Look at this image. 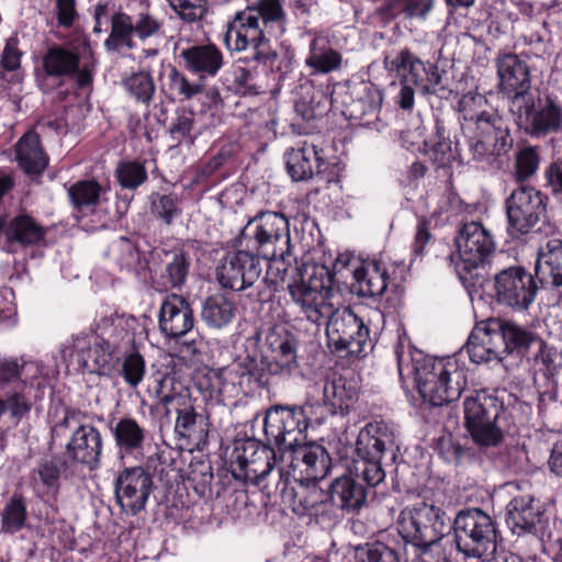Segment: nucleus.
I'll return each mask as SVG.
<instances>
[{
	"label": "nucleus",
	"instance_id": "obj_1",
	"mask_svg": "<svg viewBox=\"0 0 562 562\" xmlns=\"http://www.w3.org/2000/svg\"><path fill=\"white\" fill-rule=\"evenodd\" d=\"M292 301L311 323H326L328 347L337 352L360 356L370 346V331L362 318L349 307L333 302L330 278L324 267L314 269L307 280L288 285Z\"/></svg>",
	"mask_w": 562,
	"mask_h": 562
},
{
	"label": "nucleus",
	"instance_id": "obj_2",
	"mask_svg": "<svg viewBox=\"0 0 562 562\" xmlns=\"http://www.w3.org/2000/svg\"><path fill=\"white\" fill-rule=\"evenodd\" d=\"M395 357L401 379H413L432 406L458 400L467 386V371L454 357H429L403 342L395 347Z\"/></svg>",
	"mask_w": 562,
	"mask_h": 562
},
{
	"label": "nucleus",
	"instance_id": "obj_3",
	"mask_svg": "<svg viewBox=\"0 0 562 562\" xmlns=\"http://www.w3.org/2000/svg\"><path fill=\"white\" fill-rule=\"evenodd\" d=\"M127 327L128 319L115 317L102 322L100 334L71 336L60 346L63 362L81 373H104L133 342Z\"/></svg>",
	"mask_w": 562,
	"mask_h": 562
},
{
	"label": "nucleus",
	"instance_id": "obj_4",
	"mask_svg": "<svg viewBox=\"0 0 562 562\" xmlns=\"http://www.w3.org/2000/svg\"><path fill=\"white\" fill-rule=\"evenodd\" d=\"M462 134L474 160L506 155L513 147L507 120L480 93L469 92L458 103Z\"/></svg>",
	"mask_w": 562,
	"mask_h": 562
},
{
	"label": "nucleus",
	"instance_id": "obj_5",
	"mask_svg": "<svg viewBox=\"0 0 562 562\" xmlns=\"http://www.w3.org/2000/svg\"><path fill=\"white\" fill-rule=\"evenodd\" d=\"M268 384L263 362L256 356L239 357L231 364L210 369L195 376V385L211 400L225 401L247 394Z\"/></svg>",
	"mask_w": 562,
	"mask_h": 562
},
{
	"label": "nucleus",
	"instance_id": "obj_6",
	"mask_svg": "<svg viewBox=\"0 0 562 562\" xmlns=\"http://www.w3.org/2000/svg\"><path fill=\"white\" fill-rule=\"evenodd\" d=\"M457 252L450 256L460 281L474 286L483 279L482 270L495 254L496 243L491 231L480 222L463 223L456 237Z\"/></svg>",
	"mask_w": 562,
	"mask_h": 562
},
{
	"label": "nucleus",
	"instance_id": "obj_7",
	"mask_svg": "<svg viewBox=\"0 0 562 562\" xmlns=\"http://www.w3.org/2000/svg\"><path fill=\"white\" fill-rule=\"evenodd\" d=\"M235 246L261 257L282 256L292 249L289 220L281 212L259 211L248 217L235 238Z\"/></svg>",
	"mask_w": 562,
	"mask_h": 562
},
{
	"label": "nucleus",
	"instance_id": "obj_8",
	"mask_svg": "<svg viewBox=\"0 0 562 562\" xmlns=\"http://www.w3.org/2000/svg\"><path fill=\"white\" fill-rule=\"evenodd\" d=\"M384 67L400 79L395 102L403 110H411L414 106L413 86L422 93H436L441 82L438 67L431 63H424L407 48L398 50L394 56L385 57Z\"/></svg>",
	"mask_w": 562,
	"mask_h": 562
},
{
	"label": "nucleus",
	"instance_id": "obj_9",
	"mask_svg": "<svg viewBox=\"0 0 562 562\" xmlns=\"http://www.w3.org/2000/svg\"><path fill=\"white\" fill-rule=\"evenodd\" d=\"M393 428L383 420L368 423L360 429L356 441V458L349 471L368 486L374 487L385 479L381 460L385 450L394 446Z\"/></svg>",
	"mask_w": 562,
	"mask_h": 562
},
{
	"label": "nucleus",
	"instance_id": "obj_10",
	"mask_svg": "<svg viewBox=\"0 0 562 562\" xmlns=\"http://www.w3.org/2000/svg\"><path fill=\"white\" fill-rule=\"evenodd\" d=\"M451 531L458 552L469 559L494 555L498 530L495 519L480 508L461 509L451 522Z\"/></svg>",
	"mask_w": 562,
	"mask_h": 562
},
{
	"label": "nucleus",
	"instance_id": "obj_11",
	"mask_svg": "<svg viewBox=\"0 0 562 562\" xmlns=\"http://www.w3.org/2000/svg\"><path fill=\"white\" fill-rule=\"evenodd\" d=\"M451 522L441 507L420 501L400 513L397 531L405 542L431 548L451 532Z\"/></svg>",
	"mask_w": 562,
	"mask_h": 562
},
{
	"label": "nucleus",
	"instance_id": "obj_12",
	"mask_svg": "<svg viewBox=\"0 0 562 562\" xmlns=\"http://www.w3.org/2000/svg\"><path fill=\"white\" fill-rule=\"evenodd\" d=\"M227 49L234 52L249 50L246 60H252L265 67L274 69L279 59L278 53L271 47L259 20L252 11H239L228 23L224 35Z\"/></svg>",
	"mask_w": 562,
	"mask_h": 562
},
{
	"label": "nucleus",
	"instance_id": "obj_13",
	"mask_svg": "<svg viewBox=\"0 0 562 562\" xmlns=\"http://www.w3.org/2000/svg\"><path fill=\"white\" fill-rule=\"evenodd\" d=\"M47 77L75 78L80 88L92 82L97 66L94 53L87 37H80L71 46L53 45L42 59Z\"/></svg>",
	"mask_w": 562,
	"mask_h": 562
},
{
	"label": "nucleus",
	"instance_id": "obj_14",
	"mask_svg": "<svg viewBox=\"0 0 562 562\" xmlns=\"http://www.w3.org/2000/svg\"><path fill=\"white\" fill-rule=\"evenodd\" d=\"M312 408L313 405L306 403L303 406L278 405L267 411L263 419L265 435L280 456L305 442Z\"/></svg>",
	"mask_w": 562,
	"mask_h": 562
},
{
	"label": "nucleus",
	"instance_id": "obj_15",
	"mask_svg": "<svg viewBox=\"0 0 562 562\" xmlns=\"http://www.w3.org/2000/svg\"><path fill=\"white\" fill-rule=\"evenodd\" d=\"M75 422L76 415L68 412L53 428L52 440L55 442L74 425L69 440L65 445V460L81 465L89 471L97 470L101 463L103 436L95 426L90 424L77 425Z\"/></svg>",
	"mask_w": 562,
	"mask_h": 562
},
{
	"label": "nucleus",
	"instance_id": "obj_16",
	"mask_svg": "<svg viewBox=\"0 0 562 562\" xmlns=\"http://www.w3.org/2000/svg\"><path fill=\"white\" fill-rule=\"evenodd\" d=\"M509 112L519 127L536 137L555 133L562 127V108L550 97L540 98L526 92L513 95Z\"/></svg>",
	"mask_w": 562,
	"mask_h": 562
},
{
	"label": "nucleus",
	"instance_id": "obj_17",
	"mask_svg": "<svg viewBox=\"0 0 562 562\" xmlns=\"http://www.w3.org/2000/svg\"><path fill=\"white\" fill-rule=\"evenodd\" d=\"M329 471V454L317 445L305 442L296 449L282 453L279 458L277 485L291 481L300 484L315 483L323 480Z\"/></svg>",
	"mask_w": 562,
	"mask_h": 562
},
{
	"label": "nucleus",
	"instance_id": "obj_18",
	"mask_svg": "<svg viewBox=\"0 0 562 562\" xmlns=\"http://www.w3.org/2000/svg\"><path fill=\"white\" fill-rule=\"evenodd\" d=\"M464 423L472 439L482 447H495L504 438L497 425L502 405L485 392L468 396L463 403Z\"/></svg>",
	"mask_w": 562,
	"mask_h": 562
},
{
	"label": "nucleus",
	"instance_id": "obj_19",
	"mask_svg": "<svg viewBox=\"0 0 562 562\" xmlns=\"http://www.w3.org/2000/svg\"><path fill=\"white\" fill-rule=\"evenodd\" d=\"M237 248L221 259L216 268V279L221 286L236 292L256 288V299L261 300V282L258 283L262 273L261 256L247 248Z\"/></svg>",
	"mask_w": 562,
	"mask_h": 562
},
{
	"label": "nucleus",
	"instance_id": "obj_20",
	"mask_svg": "<svg viewBox=\"0 0 562 562\" xmlns=\"http://www.w3.org/2000/svg\"><path fill=\"white\" fill-rule=\"evenodd\" d=\"M507 232L512 238L530 233L546 214V196L536 188L520 186L505 201Z\"/></svg>",
	"mask_w": 562,
	"mask_h": 562
},
{
	"label": "nucleus",
	"instance_id": "obj_21",
	"mask_svg": "<svg viewBox=\"0 0 562 562\" xmlns=\"http://www.w3.org/2000/svg\"><path fill=\"white\" fill-rule=\"evenodd\" d=\"M537 290L532 276L519 266L503 269L494 277L496 301L512 308L527 310L535 301Z\"/></svg>",
	"mask_w": 562,
	"mask_h": 562
},
{
	"label": "nucleus",
	"instance_id": "obj_22",
	"mask_svg": "<svg viewBox=\"0 0 562 562\" xmlns=\"http://www.w3.org/2000/svg\"><path fill=\"white\" fill-rule=\"evenodd\" d=\"M153 485V479L145 469L127 468L115 480L116 502L125 514L135 516L145 509Z\"/></svg>",
	"mask_w": 562,
	"mask_h": 562
},
{
	"label": "nucleus",
	"instance_id": "obj_23",
	"mask_svg": "<svg viewBox=\"0 0 562 562\" xmlns=\"http://www.w3.org/2000/svg\"><path fill=\"white\" fill-rule=\"evenodd\" d=\"M266 356L262 360L268 374H290L297 367L295 337L284 327L270 328L265 338Z\"/></svg>",
	"mask_w": 562,
	"mask_h": 562
},
{
	"label": "nucleus",
	"instance_id": "obj_24",
	"mask_svg": "<svg viewBox=\"0 0 562 562\" xmlns=\"http://www.w3.org/2000/svg\"><path fill=\"white\" fill-rule=\"evenodd\" d=\"M543 517L541 502L530 494L515 496L507 505L506 524L517 536H537L543 529Z\"/></svg>",
	"mask_w": 562,
	"mask_h": 562
},
{
	"label": "nucleus",
	"instance_id": "obj_25",
	"mask_svg": "<svg viewBox=\"0 0 562 562\" xmlns=\"http://www.w3.org/2000/svg\"><path fill=\"white\" fill-rule=\"evenodd\" d=\"M194 314L191 304L182 295L171 293L161 302L158 325L165 337L178 339L194 327Z\"/></svg>",
	"mask_w": 562,
	"mask_h": 562
},
{
	"label": "nucleus",
	"instance_id": "obj_26",
	"mask_svg": "<svg viewBox=\"0 0 562 562\" xmlns=\"http://www.w3.org/2000/svg\"><path fill=\"white\" fill-rule=\"evenodd\" d=\"M149 390L165 408L168 417L172 411L178 415L193 407L190 390L178 382L173 374L157 372L151 376Z\"/></svg>",
	"mask_w": 562,
	"mask_h": 562
},
{
	"label": "nucleus",
	"instance_id": "obj_27",
	"mask_svg": "<svg viewBox=\"0 0 562 562\" xmlns=\"http://www.w3.org/2000/svg\"><path fill=\"white\" fill-rule=\"evenodd\" d=\"M183 67L200 81L215 77L224 66V55L214 44L192 45L179 53Z\"/></svg>",
	"mask_w": 562,
	"mask_h": 562
},
{
	"label": "nucleus",
	"instance_id": "obj_28",
	"mask_svg": "<svg viewBox=\"0 0 562 562\" xmlns=\"http://www.w3.org/2000/svg\"><path fill=\"white\" fill-rule=\"evenodd\" d=\"M312 391L322 393V397L316 398V402L322 401L325 406L329 407L331 414H347L358 400L357 389L336 374L315 383Z\"/></svg>",
	"mask_w": 562,
	"mask_h": 562
},
{
	"label": "nucleus",
	"instance_id": "obj_29",
	"mask_svg": "<svg viewBox=\"0 0 562 562\" xmlns=\"http://www.w3.org/2000/svg\"><path fill=\"white\" fill-rule=\"evenodd\" d=\"M393 282L389 269L376 259L363 261L353 270L352 290L360 296L375 297L382 295Z\"/></svg>",
	"mask_w": 562,
	"mask_h": 562
},
{
	"label": "nucleus",
	"instance_id": "obj_30",
	"mask_svg": "<svg viewBox=\"0 0 562 562\" xmlns=\"http://www.w3.org/2000/svg\"><path fill=\"white\" fill-rule=\"evenodd\" d=\"M535 274L542 286H562V239L550 238L539 247Z\"/></svg>",
	"mask_w": 562,
	"mask_h": 562
},
{
	"label": "nucleus",
	"instance_id": "obj_31",
	"mask_svg": "<svg viewBox=\"0 0 562 562\" xmlns=\"http://www.w3.org/2000/svg\"><path fill=\"white\" fill-rule=\"evenodd\" d=\"M501 86L505 92L513 95L532 93L527 64L516 54H505L497 63Z\"/></svg>",
	"mask_w": 562,
	"mask_h": 562
},
{
	"label": "nucleus",
	"instance_id": "obj_32",
	"mask_svg": "<svg viewBox=\"0 0 562 562\" xmlns=\"http://www.w3.org/2000/svg\"><path fill=\"white\" fill-rule=\"evenodd\" d=\"M316 146L306 140L297 143L285 153V165L290 177L294 181H304L311 179L314 175V168L322 161Z\"/></svg>",
	"mask_w": 562,
	"mask_h": 562
},
{
	"label": "nucleus",
	"instance_id": "obj_33",
	"mask_svg": "<svg viewBox=\"0 0 562 562\" xmlns=\"http://www.w3.org/2000/svg\"><path fill=\"white\" fill-rule=\"evenodd\" d=\"M342 64L341 54L334 49L326 38L314 36L308 45L305 66L311 75H326L339 70Z\"/></svg>",
	"mask_w": 562,
	"mask_h": 562
},
{
	"label": "nucleus",
	"instance_id": "obj_34",
	"mask_svg": "<svg viewBox=\"0 0 562 562\" xmlns=\"http://www.w3.org/2000/svg\"><path fill=\"white\" fill-rule=\"evenodd\" d=\"M438 140L429 143L424 138V132L422 126L418 125L414 132H402L401 139L407 149H420L424 146L425 149H429L434 159L439 167L450 165L452 160L457 158L456 151L452 149L451 142L446 139L440 132L437 130Z\"/></svg>",
	"mask_w": 562,
	"mask_h": 562
},
{
	"label": "nucleus",
	"instance_id": "obj_35",
	"mask_svg": "<svg viewBox=\"0 0 562 562\" xmlns=\"http://www.w3.org/2000/svg\"><path fill=\"white\" fill-rule=\"evenodd\" d=\"M436 0H389L376 9L384 22L397 16L406 20L426 21L435 8Z\"/></svg>",
	"mask_w": 562,
	"mask_h": 562
},
{
	"label": "nucleus",
	"instance_id": "obj_36",
	"mask_svg": "<svg viewBox=\"0 0 562 562\" xmlns=\"http://www.w3.org/2000/svg\"><path fill=\"white\" fill-rule=\"evenodd\" d=\"M16 159L29 176L43 173L48 165V157L41 147L40 136L35 132L26 133L16 144Z\"/></svg>",
	"mask_w": 562,
	"mask_h": 562
},
{
	"label": "nucleus",
	"instance_id": "obj_37",
	"mask_svg": "<svg viewBox=\"0 0 562 562\" xmlns=\"http://www.w3.org/2000/svg\"><path fill=\"white\" fill-rule=\"evenodd\" d=\"M113 437L121 454H133L143 450L147 430L133 417H122L113 427Z\"/></svg>",
	"mask_w": 562,
	"mask_h": 562
},
{
	"label": "nucleus",
	"instance_id": "obj_38",
	"mask_svg": "<svg viewBox=\"0 0 562 562\" xmlns=\"http://www.w3.org/2000/svg\"><path fill=\"white\" fill-rule=\"evenodd\" d=\"M356 480L359 479L349 472V475L336 479L330 485L331 501L345 510L358 509L366 502V488Z\"/></svg>",
	"mask_w": 562,
	"mask_h": 562
},
{
	"label": "nucleus",
	"instance_id": "obj_39",
	"mask_svg": "<svg viewBox=\"0 0 562 562\" xmlns=\"http://www.w3.org/2000/svg\"><path fill=\"white\" fill-rule=\"evenodd\" d=\"M111 32L104 41V48L109 53H121L136 48L133 24L130 14L116 12L111 16Z\"/></svg>",
	"mask_w": 562,
	"mask_h": 562
},
{
	"label": "nucleus",
	"instance_id": "obj_40",
	"mask_svg": "<svg viewBox=\"0 0 562 562\" xmlns=\"http://www.w3.org/2000/svg\"><path fill=\"white\" fill-rule=\"evenodd\" d=\"M235 303L223 294L205 299L201 310L202 321L212 328H223L235 317Z\"/></svg>",
	"mask_w": 562,
	"mask_h": 562
},
{
	"label": "nucleus",
	"instance_id": "obj_41",
	"mask_svg": "<svg viewBox=\"0 0 562 562\" xmlns=\"http://www.w3.org/2000/svg\"><path fill=\"white\" fill-rule=\"evenodd\" d=\"M403 546L394 539L378 540L357 549V562H402Z\"/></svg>",
	"mask_w": 562,
	"mask_h": 562
},
{
	"label": "nucleus",
	"instance_id": "obj_42",
	"mask_svg": "<svg viewBox=\"0 0 562 562\" xmlns=\"http://www.w3.org/2000/svg\"><path fill=\"white\" fill-rule=\"evenodd\" d=\"M135 37L145 43L153 40L155 43L165 38V21L149 10L130 15Z\"/></svg>",
	"mask_w": 562,
	"mask_h": 562
},
{
	"label": "nucleus",
	"instance_id": "obj_43",
	"mask_svg": "<svg viewBox=\"0 0 562 562\" xmlns=\"http://www.w3.org/2000/svg\"><path fill=\"white\" fill-rule=\"evenodd\" d=\"M280 453L268 446L259 451V457L252 460V464L241 474V477L257 486L266 487V479L277 468L279 472Z\"/></svg>",
	"mask_w": 562,
	"mask_h": 562
},
{
	"label": "nucleus",
	"instance_id": "obj_44",
	"mask_svg": "<svg viewBox=\"0 0 562 562\" xmlns=\"http://www.w3.org/2000/svg\"><path fill=\"white\" fill-rule=\"evenodd\" d=\"M472 339L482 342L487 348L495 350V355L503 360L507 353V345L502 336V319L488 318L475 325L472 330Z\"/></svg>",
	"mask_w": 562,
	"mask_h": 562
},
{
	"label": "nucleus",
	"instance_id": "obj_45",
	"mask_svg": "<svg viewBox=\"0 0 562 562\" xmlns=\"http://www.w3.org/2000/svg\"><path fill=\"white\" fill-rule=\"evenodd\" d=\"M26 520V502L22 495L13 494L1 512L0 532L14 535L24 528Z\"/></svg>",
	"mask_w": 562,
	"mask_h": 562
},
{
	"label": "nucleus",
	"instance_id": "obj_46",
	"mask_svg": "<svg viewBox=\"0 0 562 562\" xmlns=\"http://www.w3.org/2000/svg\"><path fill=\"white\" fill-rule=\"evenodd\" d=\"M44 228L27 215L14 217L7 228L8 239L21 245L37 244L44 238Z\"/></svg>",
	"mask_w": 562,
	"mask_h": 562
},
{
	"label": "nucleus",
	"instance_id": "obj_47",
	"mask_svg": "<svg viewBox=\"0 0 562 562\" xmlns=\"http://www.w3.org/2000/svg\"><path fill=\"white\" fill-rule=\"evenodd\" d=\"M383 100L382 92L370 83L361 86L359 97L350 104V116L357 120L375 117L381 109Z\"/></svg>",
	"mask_w": 562,
	"mask_h": 562
},
{
	"label": "nucleus",
	"instance_id": "obj_48",
	"mask_svg": "<svg viewBox=\"0 0 562 562\" xmlns=\"http://www.w3.org/2000/svg\"><path fill=\"white\" fill-rule=\"evenodd\" d=\"M190 270V257L182 250L175 251L166 262L160 280L167 289H181Z\"/></svg>",
	"mask_w": 562,
	"mask_h": 562
},
{
	"label": "nucleus",
	"instance_id": "obj_49",
	"mask_svg": "<svg viewBox=\"0 0 562 562\" xmlns=\"http://www.w3.org/2000/svg\"><path fill=\"white\" fill-rule=\"evenodd\" d=\"M246 11H252L265 27L270 25L271 29H276V33H284L285 13L280 0H259L255 7L247 8Z\"/></svg>",
	"mask_w": 562,
	"mask_h": 562
},
{
	"label": "nucleus",
	"instance_id": "obj_50",
	"mask_svg": "<svg viewBox=\"0 0 562 562\" xmlns=\"http://www.w3.org/2000/svg\"><path fill=\"white\" fill-rule=\"evenodd\" d=\"M502 336L507 345V353L514 350L528 349L539 338L530 329L516 323L502 319Z\"/></svg>",
	"mask_w": 562,
	"mask_h": 562
},
{
	"label": "nucleus",
	"instance_id": "obj_51",
	"mask_svg": "<svg viewBox=\"0 0 562 562\" xmlns=\"http://www.w3.org/2000/svg\"><path fill=\"white\" fill-rule=\"evenodd\" d=\"M122 85L131 97L146 105L149 104L155 93L153 77L146 71L133 72L123 79Z\"/></svg>",
	"mask_w": 562,
	"mask_h": 562
},
{
	"label": "nucleus",
	"instance_id": "obj_52",
	"mask_svg": "<svg viewBox=\"0 0 562 562\" xmlns=\"http://www.w3.org/2000/svg\"><path fill=\"white\" fill-rule=\"evenodd\" d=\"M206 426L203 415L191 407L177 415L175 428L181 437L200 440L207 434Z\"/></svg>",
	"mask_w": 562,
	"mask_h": 562
},
{
	"label": "nucleus",
	"instance_id": "obj_53",
	"mask_svg": "<svg viewBox=\"0 0 562 562\" xmlns=\"http://www.w3.org/2000/svg\"><path fill=\"white\" fill-rule=\"evenodd\" d=\"M167 86L170 92L181 100H191L203 92V85L200 80L191 81L186 75L176 67H171L168 72Z\"/></svg>",
	"mask_w": 562,
	"mask_h": 562
},
{
	"label": "nucleus",
	"instance_id": "obj_54",
	"mask_svg": "<svg viewBox=\"0 0 562 562\" xmlns=\"http://www.w3.org/2000/svg\"><path fill=\"white\" fill-rule=\"evenodd\" d=\"M150 206L153 214L161 220L166 225H171L175 218L179 217L182 213L180 199L175 193L151 194Z\"/></svg>",
	"mask_w": 562,
	"mask_h": 562
},
{
	"label": "nucleus",
	"instance_id": "obj_55",
	"mask_svg": "<svg viewBox=\"0 0 562 562\" xmlns=\"http://www.w3.org/2000/svg\"><path fill=\"white\" fill-rule=\"evenodd\" d=\"M267 446L260 445L259 441L247 439L235 446L232 454V465L235 476L241 477V474L252 464V460L259 457V451Z\"/></svg>",
	"mask_w": 562,
	"mask_h": 562
},
{
	"label": "nucleus",
	"instance_id": "obj_56",
	"mask_svg": "<svg viewBox=\"0 0 562 562\" xmlns=\"http://www.w3.org/2000/svg\"><path fill=\"white\" fill-rule=\"evenodd\" d=\"M114 173L120 186L127 190L137 189L148 178L145 166L138 161H121Z\"/></svg>",
	"mask_w": 562,
	"mask_h": 562
},
{
	"label": "nucleus",
	"instance_id": "obj_57",
	"mask_svg": "<svg viewBox=\"0 0 562 562\" xmlns=\"http://www.w3.org/2000/svg\"><path fill=\"white\" fill-rule=\"evenodd\" d=\"M292 257L293 256L291 249H289L288 252L283 254L282 256L276 254V256L263 257L265 259L269 260V266L267 269V274L262 279L261 283L268 284V288L276 292L279 283L285 280V277L292 265Z\"/></svg>",
	"mask_w": 562,
	"mask_h": 562
},
{
	"label": "nucleus",
	"instance_id": "obj_58",
	"mask_svg": "<svg viewBox=\"0 0 562 562\" xmlns=\"http://www.w3.org/2000/svg\"><path fill=\"white\" fill-rule=\"evenodd\" d=\"M100 194V184L92 180L80 181L69 189L72 203L80 210L94 206L99 202Z\"/></svg>",
	"mask_w": 562,
	"mask_h": 562
},
{
	"label": "nucleus",
	"instance_id": "obj_59",
	"mask_svg": "<svg viewBox=\"0 0 562 562\" xmlns=\"http://www.w3.org/2000/svg\"><path fill=\"white\" fill-rule=\"evenodd\" d=\"M178 16L188 23L202 20L207 13L209 0H167Z\"/></svg>",
	"mask_w": 562,
	"mask_h": 562
},
{
	"label": "nucleus",
	"instance_id": "obj_60",
	"mask_svg": "<svg viewBox=\"0 0 562 562\" xmlns=\"http://www.w3.org/2000/svg\"><path fill=\"white\" fill-rule=\"evenodd\" d=\"M145 372V360L139 352L132 351L126 355L122 363L121 375L128 386L137 387L142 383Z\"/></svg>",
	"mask_w": 562,
	"mask_h": 562
},
{
	"label": "nucleus",
	"instance_id": "obj_61",
	"mask_svg": "<svg viewBox=\"0 0 562 562\" xmlns=\"http://www.w3.org/2000/svg\"><path fill=\"white\" fill-rule=\"evenodd\" d=\"M539 156L533 147L520 149L516 155L514 176L518 181L531 178L538 170Z\"/></svg>",
	"mask_w": 562,
	"mask_h": 562
},
{
	"label": "nucleus",
	"instance_id": "obj_62",
	"mask_svg": "<svg viewBox=\"0 0 562 562\" xmlns=\"http://www.w3.org/2000/svg\"><path fill=\"white\" fill-rule=\"evenodd\" d=\"M112 251L117 252L119 263L123 268H132L139 259V254L134 244L127 238H120L112 245Z\"/></svg>",
	"mask_w": 562,
	"mask_h": 562
},
{
	"label": "nucleus",
	"instance_id": "obj_63",
	"mask_svg": "<svg viewBox=\"0 0 562 562\" xmlns=\"http://www.w3.org/2000/svg\"><path fill=\"white\" fill-rule=\"evenodd\" d=\"M55 13L59 26L72 27L78 19L76 0H55Z\"/></svg>",
	"mask_w": 562,
	"mask_h": 562
},
{
	"label": "nucleus",
	"instance_id": "obj_64",
	"mask_svg": "<svg viewBox=\"0 0 562 562\" xmlns=\"http://www.w3.org/2000/svg\"><path fill=\"white\" fill-rule=\"evenodd\" d=\"M36 472L47 491L56 492L58 490L60 468L56 461L49 460L41 463Z\"/></svg>",
	"mask_w": 562,
	"mask_h": 562
}]
</instances>
